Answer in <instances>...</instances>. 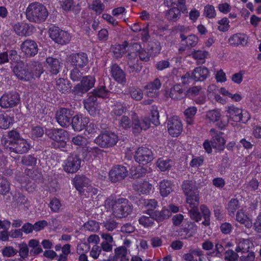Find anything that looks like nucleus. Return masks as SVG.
Returning <instances> with one entry per match:
<instances>
[{
    "instance_id": "obj_41",
    "label": "nucleus",
    "mask_w": 261,
    "mask_h": 261,
    "mask_svg": "<svg viewBox=\"0 0 261 261\" xmlns=\"http://www.w3.org/2000/svg\"><path fill=\"white\" fill-rule=\"evenodd\" d=\"M181 12H182L179 7H174L169 10L166 16L169 20L175 21L180 17Z\"/></svg>"
},
{
    "instance_id": "obj_51",
    "label": "nucleus",
    "mask_w": 261,
    "mask_h": 261,
    "mask_svg": "<svg viewBox=\"0 0 261 261\" xmlns=\"http://www.w3.org/2000/svg\"><path fill=\"white\" fill-rule=\"evenodd\" d=\"M200 210L202 214L204 221L202 222V224L205 226H208L210 224V211L208 208L202 205L200 206Z\"/></svg>"
},
{
    "instance_id": "obj_61",
    "label": "nucleus",
    "mask_w": 261,
    "mask_h": 261,
    "mask_svg": "<svg viewBox=\"0 0 261 261\" xmlns=\"http://www.w3.org/2000/svg\"><path fill=\"white\" fill-rule=\"evenodd\" d=\"M215 77L217 83H224L227 81L226 74L222 69L215 72Z\"/></svg>"
},
{
    "instance_id": "obj_52",
    "label": "nucleus",
    "mask_w": 261,
    "mask_h": 261,
    "mask_svg": "<svg viewBox=\"0 0 261 261\" xmlns=\"http://www.w3.org/2000/svg\"><path fill=\"white\" fill-rule=\"evenodd\" d=\"M90 9L93 10L96 13L100 14L104 10V5L99 0L93 1L89 6Z\"/></svg>"
},
{
    "instance_id": "obj_14",
    "label": "nucleus",
    "mask_w": 261,
    "mask_h": 261,
    "mask_svg": "<svg viewBox=\"0 0 261 261\" xmlns=\"http://www.w3.org/2000/svg\"><path fill=\"white\" fill-rule=\"evenodd\" d=\"M205 119L210 122L216 123V125L220 129H223L227 124V121L222 120L221 111L218 109L207 111L205 114Z\"/></svg>"
},
{
    "instance_id": "obj_6",
    "label": "nucleus",
    "mask_w": 261,
    "mask_h": 261,
    "mask_svg": "<svg viewBox=\"0 0 261 261\" xmlns=\"http://www.w3.org/2000/svg\"><path fill=\"white\" fill-rule=\"evenodd\" d=\"M225 112L228 121L230 122L246 123L250 119V115L248 111L232 105L225 108Z\"/></svg>"
},
{
    "instance_id": "obj_54",
    "label": "nucleus",
    "mask_w": 261,
    "mask_h": 261,
    "mask_svg": "<svg viewBox=\"0 0 261 261\" xmlns=\"http://www.w3.org/2000/svg\"><path fill=\"white\" fill-rule=\"evenodd\" d=\"M152 218L147 217L145 216H142L139 220L140 224L142 225L145 227H149L152 226L154 223L153 218L152 215H151Z\"/></svg>"
},
{
    "instance_id": "obj_62",
    "label": "nucleus",
    "mask_w": 261,
    "mask_h": 261,
    "mask_svg": "<svg viewBox=\"0 0 261 261\" xmlns=\"http://www.w3.org/2000/svg\"><path fill=\"white\" fill-rule=\"evenodd\" d=\"M108 92L105 89V86L101 85L99 88L97 90H95L94 93L92 94L91 95H93L96 97L105 98L108 96Z\"/></svg>"
},
{
    "instance_id": "obj_15",
    "label": "nucleus",
    "mask_w": 261,
    "mask_h": 261,
    "mask_svg": "<svg viewBox=\"0 0 261 261\" xmlns=\"http://www.w3.org/2000/svg\"><path fill=\"white\" fill-rule=\"evenodd\" d=\"M14 32L21 37L29 36L32 34L35 29L31 24L25 22H17L12 25Z\"/></svg>"
},
{
    "instance_id": "obj_31",
    "label": "nucleus",
    "mask_w": 261,
    "mask_h": 261,
    "mask_svg": "<svg viewBox=\"0 0 261 261\" xmlns=\"http://www.w3.org/2000/svg\"><path fill=\"white\" fill-rule=\"evenodd\" d=\"M111 74L118 83L124 84L125 83V75L123 70L116 64L111 67Z\"/></svg>"
},
{
    "instance_id": "obj_21",
    "label": "nucleus",
    "mask_w": 261,
    "mask_h": 261,
    "mask_svg": "<svg viewBox=\"0 0 261 261\" xmlns=\"http://www.w3.org/2000/svg\"><path fill=\"white\" fill-rule=\"evenodd\" d=\"M210 133L212 137L211 140L212 147L218 150H223L225 140L222 136V133L217 132L214 128L210 130Z\"/></svg>"
},
{
    "instance_id": "obj_48",
    "label": "nucleus",
    "mask_w": 261,
    "mask_h": 261,
    "mask_svg": "<svg viewBox=\"0 0 261 261\" xmlns=\"http://www.w3.org/2000/svg\"><path fill=\"white\" fill-rule=\"evenodd\" d=\"M180 38L182 41H186L187 46L191 47L196 46L199 41L198 37L195 35H190L187 37L181 35Z\"/></svg>"
},
{
    "instance_id": "obj_24",
    "label": "nucleus",
    "mask_w": 261,
    "mask_h": 261,
    "mask_svg": "<svg viewBox=\"0 0 261 261\" xmlns=\"http://www.w3.org/2000/svg\"><path fill=\"white\" fill-rule=\"evenodd\" d=\"M21 49L26 56L32 57L38 53V45L34 41L27 39L22 43Z\"/></svg>"
},
{
    "instance_id": "obj_53",
    "label": "nucleus",
    "mask_w": 261,
    "mask_h": 261,
    "mask_svg": "<svg viewBox=\"0 0 261 261\" xmlns=\"http://www.w3.org/2000/svg\"><path fill=\"white\" fill-rule=\"evenodd\" d=\"M126 110L127 108L125 105L118 103L114 106L113 113L114 116H120L124 113Z\"/></svg>"
},
{
    "instance_id": "obj_29",
    "label": "nucleus",
    "mask_w": 261,
    "mask_h": 261,
    "mask_svg": "<svg viewBox=\"0 0 261 261\" xmlns=\"http://www.w3.org/2000/svg\"><path fill=\"white\" fill-rule=\"evenodd\" d=\"M133 187L138 192L146 194L150 192L152 186L147 181L138 179L134 184Z\"/></svg>"
},
{
    "instance_id": "obj_36",
    "label": "nucleus",
    "mask_w": 261,
    "mask_h": 261,
    "mask_svg": "<svg viewBox=\"0 0 261 261\" xmlns=\"http://www.w3.org/2000/svg\"><path fill=\"white\" fill-rule=\"evenodd\" d=\"M171 216L170 211L165 206L163 207L162 211H155L152 214L153 218L158 222H162L168 219Z\"/></svg>"
},
{
    "instance_id": "obj_55",
    "label": "nucleus",
    "mask_w": 261,
    "mask_h": 261,
    "mask_svg": "<svg viewBox=\"0 0 261 261\" xmlns=\"http://www.w3.org/2000/svg\"><path fill=\"white\" fill-rule=\"evenodd\" d=\"M49 206L54 212H58L61 210L62 204L57 198H54L49 202Z\"/></svg>"
},
{
    "instance_id": "obj_4",
    "label": "nucleus",
    "mask_w": 261,
    "mask_h": 261,
    "mask_svg": "<svg viewBox=\"0 0 261 261\" xmlns=\"http://www.w3.org/2000/svg\"><path fill=\"white\" fill-rule=\"evenodd\" d=\"M48 15L46 8L39 3H31L26 10V17L32 22L41 23L46 20Z\"/></svg>"
},
{
    "instance_id": "obj_47",
    "label": "nucleus",
    "mask_w": 261,
    "mask_h": 261,
    "mask_svg": "<svg viewBox=\"0 0 261 261\" xmlns=\"http://www.w3.org/2000/svg\"><path fill=\"white\" fill-rule=\"evenodd\" d=\"M208 52L207 51L198 50L194 51L192 54V57L196 60L199 63H204L205 59L208 56Z\"/></svg>"
},
{
    "instance_id": "obj_26",
    "label": "nucleus",
    "mask_w": 261,
    "mask_h": 261,
    "mask_svg": "<svg viewBox=\"0 0 261 261\" xmlns=\"http://www.w3.org/2000/svg\"><path fill=\"white\" fill-rule=\"evenodd\" d=\"M89 123L88 118L84 117L82 115H76L72 117L71 124L75 131L80 132L84 129Z\"/></svg>"
},
{
    "instance_id": "obj_10",
    "label": "nucleus",
    "mask_w": 261,
    "mask_h": 261,
    "mask_svg": "<svg viewBox=\"0 0 261 261\" xmlns=\"http://www.w3.org/2000/svg\"><path fill=\"white\" fill-rule=\"evenodd\" d=\"M114 214L119 218L125 217L132 211V205L128 201L124 198L118 199L112 206Z\"/></svg>"
},
{
    "instance_id": "obj_43",
    "label": "nucleus",
    "mask_w": 261,
    "mask_h": 261,
    "mask_svg": "<svg viewBox=\"0 0 261 261\" xmlns=\"http://www.w3.org/2000/svg\"><path fill=\"white\" fill-rule=\"evenodd\" d=\"M172 161L168 159L160 158L156 162L158 167L162 171L169 170L172 166Z\"/></svg>"
},
{
    "instance_id": "obj_64",
    "label": "nucleus",
    "mask_w": 261,
    "mask_h": 261,
    "mask_svg": "<svg viewBox=\"0 0 261 261\" xmlns=\"http://www.w3.org/2000/svg\"><path fill=\"white\" fill-rule=\"evenodd\" d=\"M238 255L232 250H227L225 253V259L227 261H238Z\"/></svg>"
},
{
    "instance_id": "obj_44",
    "label": "nucleus",
    "mask_w": 261,
    "mask_h": 261,
    "mask_svg": "<svg viewBox=\"0 0 261 261\" xmlns=\"http://www.w3.org/2000/svg\"><path fill=\"white\" fill-rule=\"evenodd\" d=\"M197 112V109L195 107H191L184 111V115L188 124H192L193 122V118Z\"/></svg>"
},
{
    "instance_id": "obj_63",
    "label": "nucleus",
    "mask_w": 261,
    "mask_h": 261,
    "mask_svg": "<svg viewBox=\"0 0 261 261\" xmlns=\"http://www.w3.org/2000/svg\"><path fill=\"white\" fill-rule=\"evenodd\" d=\"M17 252V250L12 246H7L5 247L2 250V253L5 257H11L15 255Z\"/></svg>"
},
{
    "instance_id": "obj_49",
    "label": "nucleus",
    "mask_w": 261,
    "mask_h": 261,
    "mask_svg": "<svg viewBox=\"0 0 261 261\" xmlns=\"http://www.w3.org/2000/svg\"><path fill=\"white\" fill-rule=\"evenodd\" d=\"M10 190V184L7 179L0 175V194L5 195Z\"/></svg>"
},
{
    "instance_id": "obj_34",
    "label": "nucleus",
    "mask_w": 261,
    "mask_h": 261,
    "mask_svg": "<svg viewBox=\"0 0 261 261\" xmlns=\"http://www.w3.org/2000/svg\"><path fill=\"white\" fill-rule=\"evenodd\" d=\"M46 66L51 73L56 74L60 68V62L57 59L48 57L46 60Z\"/></svg>"
},
{
    "instance_id": "obj_16",
    "label": "nucleus",
    "mask_w": 261,
    "mask_h": 261,
    "mask_svg": "<svg viewBox=\"0 0 261 261\" xmlns=\"http://www.w3.org/2000/svg\"><path fill=\"white\" fill-rule=\"evenodd\" d=\"M135 160L139 164L146 165L151 162L153 156L152 152L148 148L142 147L139 148L136 152Z\"/></svg>"
},
{
    "instance_id": "obj_5",
    "label": "nucleus",
    "mask_w": 261,
    "mask_h": 261,
    "mask_svg": "<svg viewBox=\"0 0 261 261\" xmlns=\"http://www.w3.org/2000/svg\"><path fill=\"white\" fill-rule=\"evenodd\" d=\"M12 67L13 72L17 78L24 81H30L35 77L38 78L43 73L42 65L39 63H35L33 74L25 71L23 68V64L21 62L15 63V65H13Z\"/></svg>"
},
{
    "instance_id": "obj_23",
    "label": "nucleus",
    "mask_w": 261,
    "mask_h": 261,
    "mask_svg": "<svg viewBox=\"0 0 261 261\" xmlns=\"http://www.w3.org/2000/svg\"><path fill=\"white\" fill-rule=\"evenodd\" d=\"M69 62L73 67L81 68L87 65L88 59L85 53L74 54L70 56Z\"/></svg>"
},
{
    "instance_id": "obj_59",
    "label": "nucleus",
    "mask_w": 261,
    "mask_h": 261,
    "mask_svg": "<svg viewBox=\"0 0 261 261\" xmlns=\"http://www.w3.org/2000/svg\"><path fill=\"white\" fill-rule=\"evenodd\" d=\"M239 207V201L233 199L230 201L228 203V211L230 215H233Z\"/></svg>"
},
{
    "instance_id": "obj_57",
    "label": "nucleus",
    "mask_w": 261,
    "mask_h": 261,
    "mask_svg": "<svg viewBox=\"0 0 261 261\" xmlns=\"http://www.w3.org/2000/svg\"><path fill=\"white\" fill-rule=\"evenodd\" d=\"M204 14L208 18H212L216 16V13L213 6L207 5L204 7Z\"/></svg>"
},
{
    "instance_id": "obj_8",
    "label": "nucleus",
    "mask_w": 261,
    "mask_h": 261,
    "mask_svg": "<svg viewBox=\"0 0 261 261\" xmlns=\"http://www.w3.org/2000/svg\"><path fill=\"white\" fill-rule=\"evenodd\" d=\"M182 189L187 197V203L193 206L197 205L198 199H199V192L198 189H195L194 182L190 180L184 181L182 185Z\"/></svg>"
},
{
    "instance_id": "obj_27",
    "label": "nucleus",
    "mask_w": 261,
    "mask_h": 261,
    "mask_svg": "<svg viewBox=\"0 0 261 261\" xmlns=\"http://www.w3.org/2000/svg\"><path fill=\"white\" fill-rule=\"evenodd\" d=\"M191 73L193 80L200 82L205 80L210 74L208 69L204 66H199L195 68Z\"/></svg>"
},
{
    "instance_id": "obj_3",
    "label": "nucleus",
    "mask_w": 261,
    "mask_h": 261,
    "mask_svg": "<svg viewBox=\"0 0 261 261\" xmlns=\"http://www.w3.org/2000/svg\"><path fill=\"white\" fill-rule=\"evenodd\" d=\"M130 116L131 119L127 116H123L119 120V126L122 129H127L133 126L134 133H138L141 130H146L149 127V121L146 119H139L138 117L134 112Z\"/></svg>"
},
{
    "instance_id": "obj_50",
    "label": "nucleus",
    "mask_w": 261,
    "mask_h": 261,
    "mask_svg": "<svg viewBox=\"0 0 261 261\" xmlns=\"http://www.w3.org/2000/svg\"><path fill=\"white\" fill-rule=\"evenodd\" d=\"M125 44L115 45L113 48V52L116 58H120L125 53L126 47Z\"/></svg>"
},
{
    "instance_id": "obj_32",
    "label": "nucleus",
    "mask_w": 261,
    "mask_h": 261,
    "mask_svg": "<svg viewBox=\"0 0 261 261\" xmlns=\"http://www.w3.org/2000/svg\"><path fill=\"white\" fill-rule=\"evenodd\" d=\"M236 219L238 222L249 228L252 226V220L251 216L247 215L242 210H240L237 214Z\"/></svg>"
},
{
    "instance_id": "obj_39",
    "label": "nucleus",
    "mask_w": 261,
    "mask_h": 261,
    "mask_svg": "<svg viewBox=\"0 0 261 261\" xmlns=\"http://www.w3.org/2000/svg\"><path fill=\"white\" fill-rule=\"evenodd\" d=\"M13 118L7 114L0 115V128L4 129L8 128L13 123Z\"/></svg>"
},
{
    "instance_id": "obj_60",
    "label": "nucleus",
    "mask_w": 261,
    "mask_h": 261,
    "mask_svg": "<svg viewBox=\"0 0 261 261\" xmlns=\"http://www.w3.org/2000/svg\"><path fill=\"white\" fill-rule=\"evenodd\" d=\"M217 8L220 12L226 14L231 11V6L229 3L225 2L218 4Z\"/></svg>"
},
{
    "instance_id": "obj_7",
    "label": "nucleus",
    "mask_w": 261,
    "mask_h": 261,
    "mask_svg": "<svg viewBox=\"0 0 261 261\" xmlns=\"http://www.w3.org/2000/svg\"><path fill=\"white\" fill-rule=\"evenodd\" d=\"M46 134L55 142L56 147L63 150L66 146L69 138L66 130L63 129H47L46 130Z\"/></svg>"
},
{
    "instance_id": "obj_42",
    "label": "nucleus",
    "mask_w": 261,
    "mask_h": 261,
    "mask_svg": "<svg viewBox=\"0 0 261 261\" xmlns=\"http://www.w3.org/2000/svg\"><path fill=\"white\" fill-rule=\"evenodd\" d=\"M56 85L57 89L62 93L67 92L71 89L69 82L63 79H58Z\"/></svg>"
},
{
    "instance_id": "obj_9",
    "label": "nucleus",
    "mask_w": 261,
    "mask_h": 261,
    "mask_svg": "<svg viewBox=\"0 0 261 261\" xmlns=\"http://www.w3.org/2000/svg\"><path fill=\"white\" fill-rule=\"evenodd\" d=\"M72 182L76 189L82 194L87 196L85 192L91 193L94 195L97 193V190L92 188L89 179L84 176L76 175Z\"/></svg>"
},
{
    "instance_id": "obj_22",
    "label": "nucleus",
    "mask_w": 261,
    "mask_h": 261,
    "mask_svg": "<svg viewBox=\"0 0 261 261\" xmlns=\"http://www.w3.org/2000/svg\"><path fill=\"white\" fill-rule=\"evenodd\" d=\"M72 115L71 111L62 108L57 112L56 118L60 125L62 127H66L70 124V118Z\"/></svg>"
},
{
    "instance_id": "obj_19",
    "label": "nucleus",
    "mask_w": 261,
    "mask_h": 261,
    "mask_svg": "<svg viewBox=\"0 0 261 261\" xmlns=\"http://www.w3.org/2000/svg\"><path fill=\"white\" fill-rule=\"evenodd\" d=\"M84 107L91 116L95 117L100 113V107L96 102V97L93 95H89V97L85 100Z\"/></svg>"
},
{
    "instance_id": "obj_1",
    "label": "nucleus",
    "mask_w": 261,
    "mask_h": 261,
    "mask_svg": "<svg viewBox=\"0 0 261 261\" xmlns=\"http://www.w3.org/2000/svg\"><path fill=\"white\" fill-rule=\"evenodd\" d=\"M148 53L141 49V46L139 43H134L130 46V53L127 55V64L130 68V72H136L139 70V65L138 64V59L137 53L139 54L140 60L148 61L151 56H155L161 50V47L159 42L151 43L149 45Z\"/></svg>"
},
{
    "instance_id": "obj_37",
    "label": "nucleus",
    "mask_w": 261,
    "mask_h": 261,
    "mask_svg": "<svg viewBox=\"0 0 261 261\" xmlns=\"http://www.w3.org/2000/svg\"><path fill=\"white\" fill-rule=\"evenodd\" d=\"M160 192L163 197L167 196L172 191V184L170 181L163 180L160 182Z\"/></svg>"
},
{
    "instance_id": "obj_56",
    "label": "nucleus",
    "mask_w": 261,
    "mask_h": 261,
    "mask_svg": "<svg viewBox=\"0 0 261 261\" xmlns=\"http://www.w3.org/2000/svg\"><path fill=\"white\" fill-rule=\"evenodd\" d=\"M132 98L136 100H140L143 98L142 90L139 88H133L130 90Z\"/></svg>"
},
{
    "instance_id": "obj_35",
    "label": "nucleus",
    "mask_w": 261,
    "mask_h": 261,
    "mask_svg": "<svg viewBox=\"0 0 261 261\" xmlns=\"http://www.w3.org/2000/svg\"><path fill=\"white\" fill-rule=\"evenodd\" d=\"M138 205L144 206L147 211L146 213L150 216V212L157 207L158 204L157 201L154 199H141L139 201Z\"/></svg>"
},
{
    "instance_id": "obj_38",
    "label": "nucleus",
    "mask_w": 261,
    "mask_h": 261,
    "mask_svg": "<svg viewBox=\"0 0 261 261\" xmlns=\"http://www.w3.org/2000/svg\"><path fill=\"white\" fill-rule=\"evenodd\" d=\"M183 91L179 84L174 85L169 92L166 93V95L173 99H179L184 96Z\"/></svg>"
},
{
    "instance_id": "obj_20",
    "label": "nucleus",
    "mask_w": 261,
    "mask_h": 261,
    "mask_svg": "<svg viewBox=\"0 0 261 261\" xmlns=\"http://www.w3.org/2000/svg\"><path fill=\"white\" fill-rule=\"evenodd\" d=\"M128 174L126 168L120 165L114 167L109 172V178L114 182L122 180Z\"/></svg>"
},
{
    "instance_id": "obj_18",
    "label": "nucleus",
    "mask_w": 261,
    "mask_h": 261,
    "mask_svg": "<svg viewBox=\"0 0 261 261\" xmlns=\"http://www.w3.org/2000/svg\"><path fill=\"white\" fill-rule=\"evenodd\" d=\"M169 134L172 137H177L182 130V125L177 116H173L169 119L167 123Z\"/></svg>"
},
{
    "instance_id": "obj_33",
    "label": "nucleus",
    "mask_w": 261,
    "mask_h": 261,
    "mask_svg": "<svg viewBox=\"0 0 261 261\" xmlns=\"http://www.w3.org/2000/svg\"><path fill=\"white\" fill-rule=\"evenodd\" d=\"M161 86V82L158 79L148 84L146 87L147 95L149 97H155L158 94V90L160 88Z\"/></svg>"
},
{
    "instance_id": "obj_40",
    "label": "nucleus",
    "mask_w": 261,
    "mask_h": 261,
    "mask_svg": "<svg viewBox=\"0 0 261 261\" xmlns=\"http://www.w3.org/2000/svg\"><path fill=\"white\" fill-rule=\"evenodd\" d=\"M185 0H164V3L168 7L176 6L179 7L182 13L187 12V9L185 6Z\"/></svg>"
},
{
    "instance_id": "obj_25",
    "label": "nucleus",
    "mask_w": 261,
    "mask_h": 261,
    "mask_svg": "<svg viewBox=\"0 0 261 261\" xmlns=\"http://www.w3.org/2000/svg\"><path fill=\"white\" fill-rule=\"evenodd\" d=\"M95 82V79L93 76L84 77L81 81V85H77L74 88V91L77 93L85 92L94 86Z\"/></svg>"
},
{
    "instance_id": "obj_28",
    "label": "nucleus",
    "mask_w": 261,
    "mask_h": 261,
    "mask_svg": "<svg viewBox=\"0 0 261 261\" xmlns=\"http://www.w3.org/2000/svg\"><path fill=\"white\" fill-rule=\"evenodd\" d=\"M252 243L248 239H239L236 241L235 251L237 253H245L252 247Z\"/></svg>"
},
{
    "instance_id": "obj_45",
    "label": "nucleus",
    "mask_w": 261,
    "mask_h": 261,
    "mask_svg": "<svg viewBox=\"0 0 261 261\" xmlns=\"http://www.w3.org/2000/svg\"><path fill=\"white\" fill-rule=\"evenodd\" d=\"M199 204V199H198V203L195 206H193L191 204H188L189 207L191 208L189 210V214L191 219L195 220L197 222L201 220V215L198 212V206Z\"/></svg>"
},
{
    "instance_id": "obj_2",
    "label": "nucleus",
    "mask_w": 261,
    "mask_h": 261,
    "mask_svg": "<svg viewBox=\"0 0 261 261\" xmlns=\"http://www.w3.org/2000/svg\"><path fill=\"white\" fill-rule=\"evenodd\" d=\"M1 143L10 151L19 154L27 152L31 147L30 143L21 138L16 129L8 131L7 135H4L1 139Z\"/></svg>"
},
{
    "instance_id": "obj_58",
    "label": "nucleus",
    "mask_w": 261,
    "mask_h": 261,
    "mask_svg": "<svg viewBox=\"0 0 261 261\" xmlns=\"http://www.w3.org/2000/svg\"><path fill=\"white\" fill-rule=\"evenodd\" d=\"M229 20L228 19L224 17L218 21V29L220 31L225 32L229 29Z\"/></svg>"
},
{
    "instance_id": "obj_11",
    "label": "nucleus",
    "mask_w": 261,
    "mask_h": 261,
    "mask_svg": "<svg viewBox=\"0 0 261 261\" xmlns=\"http://www.w3.org/2000/svg\"><path fill=\"white\" fill-rule=\"evenodd\" d=\"M118 140L117 135L111 132H106L100 134L95 139L96 144L103 148L111 147L117 143Z\"/></svg>"
},
{
    "instance_id": "obj_30",
    "label": "nucleus",
    "mask_w": 261,
    "mask_h": 261,
    "mask_svg": "<svg viewBox=\"0 0 261 261\" xmlns=\"http://www.w3.org/2000/svg\"><path fill=\"white\" fill-rule=\"evenodd\" d=\"M248 37L244 34L238 33L233 35L228 39L229 43L233 46H245L248 43Z\"/></svg>"
},
{
    "instance_id": "obj_13",
    "label": "nucleus",
    "mask_w": 261,
    "mask_h": 261,
    "mask_svg": "<svg viewBox=\"0 0 261 261\" xmlns=\"http://www.w3.org/2000/svg\"><path fill=\"white\" fill-rule=\"evenodd\" d=\"M19 102V95L15 92L6 93L0 98V106L5 109L14 107Z\"/></svg>"
},
{
    "instance_id": "obj_17",
    "label": "nucleus",
    "mask_w": 261,
    "mask_h": 261,
    "mask_svg": "<svg viewBox=\"0 0 261 261\" xmlns=\"http://www.w3.org/2000/svg\"><path fill=\"white\" fill-rule=\"evenodd\" d=\"M81 166V160L76 155L69 156L63 165L64 170L68 173H74Z\"/></svg>"
},
{
    "instance_id": "obj_12",
    "label": "nucleus",
    "mask_w": 261,
    "mask_h": 261,
    "mask_svg": "<svg viewBox=\"0 0 261 261\" xmlns=\"http://www.w3.org/2000/svg\"><path fill=\"white\" fill-rule=\"evenodd\" d=\"M49 33V37L53 41L61 45L68 43L71 38V36L68 32L55 26L50 28Z\"/></svg>"
},
{
    "instance_id": "obj_46",
    "label": "nucleus",
    "mask_w": 261,
    "mask_h": 261,
    "mask_svg": "<svg viewBox=\"0 0 261 261\" xmlns=\"http://www.w3.org/2000/svg\"><path fill=\"white\" fill-rule=\"evenodd\" d=\"M28 246L32 248L30 251L31 254H38L42 251V249L39 245V241L36 239H31L29 241Z\"/></svg>"
}]
</instances>
